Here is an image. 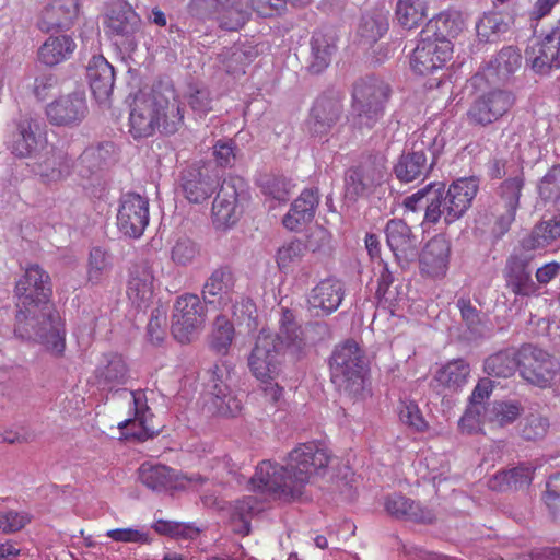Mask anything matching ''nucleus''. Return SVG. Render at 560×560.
Wrapping results in <instances>:
<instances>
[{"instance_id":"1","label":"nucleus","mask_w":560,"mask_h":560,"mask_svg":"<svg viewBox=\"0 0 560 560\" xmlns=\"http://www.w3.org/2000/svg\"><path fill=\"white\" fill-rule=\"evenodd\" d=\"M18 307L14 334L22 339H34L56 357L66 350V328L59 313L50 304V276L39 265H31L16 281Z\"/></svg>"},{"instance_id":"2","label":"nucleus","mask_w":560,"mask_h":560,"mask_svg":"<svg viewBox=\"0 0 560 560\" xmlns=\"http://www.w3.org/2000/svg\"><path fill=\"white\" fill-rule=\"evenodd\" d=\"M170 93L172 98L155 90L135 96L129 113V132L135 139L151 137L156 130L173 135L180 128L183 108L174 92Z\"/></svg>"},{"instance_id":"3","label":"nucleus","mask_w":560,"mask_h":560,"mask_svg":"<svg viewBox=\"0 0 560 560\" xmlns=\"http://www.w3.org/2000/svg\"><path fill=\"white\" fill-rule=\"evenodd\" d=\"M458 32L457 20L442 12L428 21L420 32V39L410 57L413 72L425 75L442 69L453 56V44L448 39Z\"/></svg>"},{"instance_id":"4","label":"nucleus","mask_w":560,"mask_h":560,"mask_svg":"<svg viewBox=\"0 0 560 560\" xmlns=\"http://www.w3.org/2000/svg\"><path fill=\"white\" fill-rule=\"evenodd\" d=\"M248 365L254 376L262 383L265 397L277 404L283 396V388L272 382L280 372L279 347L275 336L265 330L258 334Z\"/></svg>"},{"instance_id":"5","label":"nucleus","mask_w":560,"mask_h":560,"mask_svg":"<svg viewBox=\"0 0 560 560\" xmlns=\"http://www.w3.org/2000/svg\"><path fill=\"white\" fill-rule=\"evenodd\" d=\"M331 382L349 394H359L364 387V351L352 339L337 345L329 359Z\"/></svg>"},{"instance_id":"6","label":"nucleus","mask_w":560,"mask_h":560,"mask_svg":"<svg viewBox=\"0 0 560 560\" xmlns=\"http://www.w3.org/2000/svg\"><path fill=\"white\" fill-rule=\"evenodd\" d=\"M390 95L389 84L381 78L366 77L358 80L352 90V108L360 125L372 128L384 116Z\"/></svg>"},{"instance_id":"7","label":"nucleus","mask_w":560,"mask_h":560,"mask_svg":"<svg viewBox=\"0 0 560 560\" xmlns=\"http://www.w3.org/2000/svg\"><path fill=\"white\" fill-rule=\"evenodd\" d=\"M331 457L330 450L319 440L299 443L288 453V466L302 494L314 477L325 474Z\"/></svg>"},{"instance_id":"8","label":"nucleus","mask_w":560,"mask_h":560,"mask_svg":"<svg viewBox=\"0 0 560 560\" xmlns=\"http://www.w3.org/2000/svg\"><path fill=\"white\" fill-rule=\"evenodd\" d=\"M207 310L197 294L186 293L174 303L171 332L180 343H189L202 330Z\"/></svg>"},{"instance_id":"9","label":"nucleus","mask_w":560,"mask_h":560,"mask_svg":"<svg viewBox=\"0 0 560 560\" xmlns=\"http://www.w3.org/2000/svg\"><path fill=\"white\" fill-rule=\"evenodd\" d=\"M518 370L528 383L547 388L555 383L560 363L546 351L533 345H524L518 349Z\"/></svg>"},{"instance_id":"10","label":"nucleus","mask_w":560,"mask_h":560,"mask_svg":"<svg viewBox=\"0 0 560 560\" xmlns=\"http://www.w3.org/2000/svg\"><path fill=\"white\" fill-rule=\"evenodd\" d=\"M188 11L201 19H213L226 31H238L249 19L243 0H190Z\"/></svg>"},{"instance_id":"11","label":"nucleus","mask_w":560,"mask_h":560,"mask_svg":"<svg viewBox=\"0 0 560 560\" xmlns=\"http://www.w3.org/2000/svg\"><path fill=\"white\" fill-rule=\"evenodd\" d=\"M254 489L268 492L285 500H294L302 495L300 488L292 478V471L288 464L279 465L271 460H262L250 478Z\"/></svg>"},{"instance_id":"12","label":"nucleus","mask_w":560,"mask_h":560,"mask_svg":"<svg viewBox=\"0 0 560 560\" xmlns=\"http://www.w3.org/2000/svg\"><path fill=\"white\" fill-rule=\"evenodd\" d=\"M140 482L153 492H173L185 490L191 483H202L199 475H185L164 464L144 462L138 468Z\"/></svg>"},{"instance_id":"13","label":"nucleus","mask_w":560,"mask_h":560,"mask_svg":"<svg viewBox=\"0 0 560 560\" xmlns=\"http://www.w3.org/2000/svg\"><path fill=\"white\" fill-rule=\"evenodd\" d=\"M7 143L16 158L36 156L48 144L46 125L32 117L21 118L15 122Z\"/></svg>"},{"instance_id":"14","label":"nucleus","mask_w":560,"mask_h":560,"mask_svg":"<svg viewBox=\"0 0 560 560\" xmlns=\"http://www.w3.org/2000/svg\"><path fill=\"white\" fill-rule=\"evenodd\" d=\"M229 372L215 365L207 383L208 404L221 417H237L242 413L243 401L228 385Z\"/></svg>"},{"instance_id":"15","label":"nucleus","mask_w":560,"mask_h":560,"mask_svg":"<svg viewBox=\"0 0 560 560\" xmlns=\"http://www.w3.org/2000/svg\"><path fill=\"white\" fill-rule=\"evenodd\" d=\"M133 402V418L118 423L121 439L144 442L155 436L160 429L153 424V413L148 406V398L143 390L130 393Z\"/></svg>"},{"instance_id":"16","label":"nucleus","mask_w":560,"mask_h":560,"mask_svg":"<svg viewBox=\"0 0 560 560\" xmlns=\"http://www.w3.org/2000/svg\"><path fill=\"white\" fill-rule=\"evenodd\" d=\"M526 61L539 74L560 68V20L542 33L535 46L526 49Z\"/></svg>"},{"instance_id":"17","label":"nucleus","mask_w":560,"mask_h":560,"mask_svg":"<svg viewBox=\"0 0 560 560\" xmlns=\"http://www.w3.org/2000/svg\"><path fill=\"white\" fill-rule=\"evenodd\" d=\"M89 112L84 92H71L47 104V120L58 127H73L83 121Z\"/></svg>"},{"instance_id":"18","label":"nucleus","mask_w":560,"mask_h":560,"mask_svg":"<svg viewBox=\"0 0 560 560\" xmlns=\"http://www.w3.org/2000/svg\"><path fill=\"white\" fill-rule=\"evenodd\" d=\"M149 224V201L139 194L127 192L120 199L117 226L127 236L140 237Z\"/></svg>"},{"instance_id":"19","label":"nucleus","mask_w":560,"mask_h":560,"mask_svg":"<svg viewBox=\"0 0 560 560\" xmlns=\"http://www.w3.org/2000/svg\"><path fill=\"white\" fill-rule=\"evenodd\" d=\"M513 103L514 97L511 93L501 90L490 91L471 104L467 118L470 124L485 127L505 115Z\"/></svg>"},{"instance_id":"20","label":"nucleus","mask_w":560,"mask_h":560,"mask_svg":"<svg viewBox=\"0 0 560 560\" xmlns=\"http://www.w3.org/2000/svg\"><path fill=\"white\" fill-rule=\"evenodd\" d=\"M524 182L521 177L505 179L501 185V200L493 207L495 218L492 232L501 236L505 234L515 220Z\"/></svg>"},{"instance_id":"21","label":"nucleus","mask_w":560,"mask_h":560,"mask_svg":"<svg viewBox=\"0 0 560 560\" xmlns=\"http://www.w3.org/2000/svg\"><path fill=\"white\" fill-rule=\"evenodd\" d=\"M383 179V167L374 161L368 160L346 173L345 195L349 200L355 201L368 196Z\"/></svg>"},{"instance_id":"22","label":"nucleus","mask_w":560,"mask_h":560,"mask_svg":"<svg viewBox=\"0 0 560 560\" xmlns=\"http://www.w3.org/2000/svg\"><path fill=\"white\" fill-rule=\"evenodd\" d=\"M108 37H132L140 28L141 19L132 7L121 0L110 3L103 21Z\"/></svg>"},{"instance_id":"23","label":"nucleus","mask_w":560,"mask_h":560,"mask_svg":"<svg viewBox=\"0 0 560 560\" xmlns=\"http://www.w3.org/2000/svg\"><path fill=\"white\" fill-rule=\"evenodd\" d=\"M478 188V180L474 177L459 178L450 185L447 191L444 192L446 224L455 222L466 213Z\"/></svg>"},{"instance_id":"24","label":"nucleus","mask_w":560,"mask_h":560,"mask_svg":"<svg viewBox=\"0 0 560 560\" xmlns=\"http://www.w3.org/2000/svg\"><path fill=\"white\" fill-rule=\"evenodd\" d=\"M451 243L445 235L432 237L423 247L419 267L422 276L429 278L444 277L450 262Z\"/></svg>"},{"instance_id":"25","label":"nucleus","mask_w":560,"mask_h":560,"mask_svg":"<svg viewBox=\"0 0 560 560\" xmlns=\"http://www.w3.org/2000/svg\"><path fill=\"white\" fill-rule=\"evenodd\" d=\"M39 155L37 161V174L46 184H55L65 180L72 173L74 161L62 148L50 145Z\"/></svg>"},{"instance_id":"26","label":"nucleus","mask_w":560,"mask_h":560,"mask_svg":"<svg viewBox=\"0 0 560 560\" xmlns=\"http://www.w3.org/2000/svg\"><path fill=\"white\" fill-rule=\"evenodd\" d=\"M235 277L228 267H220L212 271L202 288L205 303L224 310L234 300Z\"/></svg>"},{"instance_id":"27","label":"nucleus","mask_w":560,"mask_h":560,"mask_svg":"<svg viewBox=\"0 0 560 560\" xmlns=\"http://www.w3.org/2000/svg\"><path fill=\"white\" fill-rule=\"evenodd\" d=\"M218 186V176L210 174L206 167H189L182 176V189L185 197L192 203H202L208 200Z\"/></svg>"},{"instance_id":"28","label":"nucleus","mask_w":560,"mask_h":560,"mask_svg":"<svg viewBox=\"0 0 560 560\" xmlns=\"http://www.w3.org/2000/svg\"><path fill=\"white\" fill-rule=\"evenodd\" d=\"M79 13L80 0H51L42 11L38 27L46 33L55 28H69Z\"/></svg>"},{"instance_id":"29","label":"nucleus","mask_w":560,"mask_h":560,"mask_svg":"<svg viewBox=\"0 0 560 560\" xmlns=\"http://www.w3.org/2000/svg\"><path fill=\"white\" fill-rule=\"evenodd\" d=\"M343 298V282L336 277H327L311 290L307 302L312 308L329 315L338 310Z\"/></svg>"},{"instance_id":"30","label":"nucleus","mask_w":560,"mask_h":560,"mask_svg":"<svg viewBox=\"0 0 560 560\" xmlns=\"http://www.w3.org/2000/svg\"><path fill=\"white\" fill-rule=\"evenodd\" d=\"M319 203L317 188H306L292 202L289 212L284 215L282 223L285 229L294 232L311 223L315 217Z\"/></svg>"},{"instance_id":"31","label":"nucleus","mask_w":560,"mask_h":560,"mask_svg":"<svg viewBox=\"0 0 560 560\" xmlns=\"http://www.w3.org/2000/svg\"><path fill=\"white\" fill-rule=\"evenodd\" d=\"M342 110L341 101L335 96H319L311 110L308 126L311 132L316 137H324L338 121Z\"/></svg>"},{"instance_id":"32","label":"nucleus","mask_w":560,"mask_h":560,"mask_svg":"<svg viewBox=\"0 0 560 560\" xmlns=\"http://www.w3.org/2000/svg\"><path fill=\"white\" fill-rule=\"evenodd\" d=\"M86 78L97 102L102 103L110 97L115 83V71L104 56L92 57L86 68Z\"/></svg>"},{"instance_id":"33","label":"nucleus","mask_w":560,"mask_h":560,"mask_svg":"<svg viewBox=\"0 0 560 560\" xmlns=\"http://www.w3.org/2000/svg\"><path fill=\"white\" fill-rule=\"evenodd\" d=\"M240 219L236 187L224 180L212 203V221L217 229H228Z\"/></svg>"},{"instance_id":"34","label":"nucleus","mask_w":560,"mask_h":560,"mask_svg":"<svg viewBox=\"0 0 560 560\" xmlns=\"http://www.w3.org/2000/svg\"><path fill=\"white\" fill-rule=\"evenodd\" d=\"M386 240L399 262H407L417 255V238L402 220L393 219L388 221Z\"/></svg>"},{"instance_id":"35","label":"nucleus","mask_w":560,"mask_h":560,"mask_svg":"<svg viewBox=\"0 0 560 560\" xmlns=\"http://www.w3.org/2000/svg\"><path fill=\"white\" fill-rule=\"evenodd\" d=\"M153 270L147 262L136 265L130 271L127 296L138 308H147L153 298Z\"/></svg>"},{"instance_id":"36","label":"nucleus","mask_w":560,"mask_h":560,"mask_svg":"<svg viewBox=\"0 0 560 560\" xmlns=\"http://www.w3.org/2000/svg\"><path fill=\"white\" fill-rule=\"evenodd\" d=\"M384 506L386 512L397 520L418 523H432L434 520L432 510L421 506L420 503L401 493L388 495L385 499Z\"/></svg>"},{"instance_id":"37","label":"nucleus","mask_w":560,"mask_h":560,"mask_svg":"<svg viewBox=\"0 0 560 560\" xmlns=\"http://www.w3.org/2000/svg\"><path fill=\"white\" fill-rule=\"evenodd\" d=\"M96 385L103 390H113L126 384L128 366L120 354H105L94 372Z\"/></svg>"},{"instance_id":"38","label":"nucleus","mask_w":560,"mask_h":560,"mask_svg":"<svg viewBox=\"0 0 560 560\" xmlns=\"http://www.w3.org/2000/svg\"><path fill=\"white\" fill-rule=\"evenodd\" d=\"M77 44L70 35L49 36L38 48L37 57L43 65L55 67L69 60Z\"/></svg>"},{"instance_id":"39","label":"nucleus","mask_w":560,"mask_h":560,"mask_svg":"<svg viewBox=\"0 0 560 560\" xmlns=\"http://www.w3.org/2000/svg\"><path fill=\"white\" fill-rule=\"evenodd\" d=\"M504 279L506 288L515 295L530 296L538 291L526 264L517 257H512L508 260L504 269Z\"/></svg>"},{"instance_id":"40","label":"nucleus","mask_w":560,"mask_h":560,"mask_svg":"<svg viewBox=\"0 0 560 560\" xmlns=\"http://www.w3.org/2000/svg\"><path fill=\"white\" fill-rule=\"evenodd\" d=\"M431 170L423 150L402 153L394 166V173L401 183H411L425 177Z\"/></svg>"},{"instance_id":"41","label":"nucleus","mask_w":560,"mask_h":560,"mask_svg":"<svg viewBox=\"0 0 560 560\" xmlns=\"http://www.w3.org/2000/svg\"><path fill=\"white\" fill-rule=\"evenodd\" d=\"M266 329H261L259 334ZM269 332V330H267ZM272 336L277 338V345L279 347V353L284 349H291L293 351H301L305 347V340L303 337V331L300 326L294 322V315L290 310H284L282 312L281 320H280V332L273 334L270 331Z\"/></svg>"},{"instance_id":"42","label":"nucleus","mask_w":560,"mask_h":560,"mask_svg":"<svg viewBox=\"0 0 560 560\" xmlns=\"http://www.w3.org/2000/svg\"><path fill=\"white\" fill-rule=\"evenodd\" d=\"M311 46L313 59L310 65V70L313 73H319L326 69L331 61V57L337 48L336 38L331 34L315 32L312 36Z\"/></svg>"},{"instance_id":"43","label":"nucleus","mask_w":560,"mask_h":560,"mask_svg":"<svg viewBox=\"0 0 560 560\" xmlns=\"http://www.w3.org/2000/svg\"><path fill=\"white\" fill-rule=\"evenodd\" d=\"M429 0H398L395 15L406 30L418 28L428 16Z\"/></svg>"},{"instance_id":"44","label":"nucleus","mask_w":560,"mask_h":560,"mask_svg":"<svg viewBox=\"0 0 560 560\" xmlns=\"http://www.w3.org/2000/svg\"><path fill=\"white\" fill-rule=\"evenodd\" d=\"M470 366L464 360H453L443 365L435 374L439 385L450 390H458L468 380Z\"/></svg>"},{"instance_id":"45","label":"nucleus","mask_w":560,"mask_h":560,"mask_svg":"<svg viewBox=\"0 0 560 560\" xmlns=\"http://www.w3.org/2000/svg\"><path fill=\"white\" fill-rule=\"evenodd\" d=\"M397 415L400 423L412 432L425 433L430 429L429 421L413 399H400L397 406Z\"/></svg>"},{"instance_id":"46","label":"nucleus","mask_w":560,"mask_h":560,"mask_svg":"<svg viewBox=\"0 0 560 560\" xmlns=\"http://www.w3.org/2000/svg\"><path fill=\"white\" fill-rule=\"evenodd\" d=\"M518 369V350H503L485 361V371L492 376L510 377Z\"/></svg>"},{"instance_id":"47","label":"nucleus","mask_w":560,"mask_h":560,"mask_svg":"<svg viewBox=\"0 0 560 560\" xmlns=\"http://www.w3.org/2000/svg\"><path fill=\"white\" fill-rule=\"evenodd\" d=\"M518 401H494L486 408V420L493 427H505L513 423L522 412Z\"/></svg>"},{"instance_id":"48","label":"nucleus","mask_w":560,"mask_h":560,"mask_svg":"<svg viewBox=\"0 0 560 560\" xmlns=\"http://www.w3.org/2000/svg\"><path fill=\"white\" fill-rule=\"evenodd\" d=\"M112 268L110 256L102 247H93L89 255L86 280L93 285L102 284Z\"/></svg>"},{"instance_id":"49","label":"nucleus","mask_w":560,"mask_h":560,"mask_svg":"<svg viewBox=\"0 0 560 560\" xmlns=\"http://www.w3.org/2000/svg\"><path fill=\"white\" fill-rule=\"evenodd\" d=\"M233 323L225 315H218L213 322L210 346L219 354H226L234 339Z\"/></svg>"},{"instance_id":"50","label":"nucleus","mask_w":560,"mask_h":560,"mask_svg":"<svg viewBox=\"0 0 560 560\" xmlns=\"http://www.w3.org/2000/svg\"><path fill=\"white\" fill-rule=\"evenodd\" d=\"M256 508L254 497H245L235 502L231 515L232 529L235 534L246 536L250 533V521Z\"/></svg>"},{"instance_id":"51","label":"nucleus","mask_w":560,"mask_h":560,"mask_svg":"<svg viewBox=\"0 0 560 560\" xmlns=\"http://www.w3.org/2000/svg\"><path fill=\"white\" fill-rule=\"evenodd\" d=\"M306 246L300 240H291L280 246L276 254V262L278 268L288 272L300 264L305 255Z\"/></svg>"},{"instance_id":"52","label":"nucleus","mask_w":560,"mask_h":560,"mask_svg":"<svg viewBox=\"0 0 560 560\" xmlns=\"http://www.w3.org/2000/svg\"><path fill=\"white\" fill-rule=\"evenodd\" d=\"M230 305L238 326H244L248 331L257 328V307L250 298L236 296Z\"/></svg>"},{"instance_id":"53","label":"nucleus","mask_w":560,"mask_h":560,"mask_svg":"<svg viewBox=\"0 0 560 560\" xmlns=\"http://www.w3.org/2000/svg\"><path fill=\"white\" fill-rule=\"evenodd\" d=\"M434 187L431 188L430 194H428L425 201L428 202L424 213V221L429 223H438L440 219L443 217L446 222V209H445V184L444 183H433Z\"/></svg>"},{"instance_id":"54","label":"nucleus","mask_w":560,"mask_h":560,"mask_svg":"<svg viewBox=\"0 0 560 560\" xmlns=\"http://www.w3.org/2000/svg\"><path fill=\"white\" fill-rule=\"evenodd\" d=\"M388 31L387 16L383 13L366 14L362 18L359 33L371 43L377 42Z\"/></svg>"},{"instance_id":"55","label":"nucleus","mask_w":560,"mask_h":560,"mask_svg":"<svg viewBox=\"0 0 560 560\" xmlns=\"http://www.w3.org/2000/svg\"><path fill=\"white\" fill-rule=\"evenodd\" d=\"M521 51L513 46L503 47L492 61V66L499 75L512 74L521 68Z\"/></svg>"},{"instance_id":"56","label":"nucleus","mask_w":560,"mask_h":560,"mask_svg":"<svg viewBox=\"0 0 560 560\" xmlns=\"http://www.w3.org/2000/svg\"><path fill=\"white\" fill-rule=\"evenodd\" d=\"M260 188L266 196L287 201L291 191V182L283 176L266 175L260 179Z\"/></svg>"},{"instance_id":"57","label":"nucleus","mask_w":560,"mask_h":560,"mask_svg":"<svg viewBox=\"0 0 560 560\" xmlns=\"http://www.w3.org/2000/svg\"><path fill=\"white\" fill-rule=\"evenodd\" d=\"M222 65L226 73L240 77L245 74L246 68L250 63V55L241 48H231L224 52Z\"/></svg>"},{"instance_id":"58","label":"nucleus","mask_w":560,"mask_h":560,"mask_svg":"<svg viewBox=\"0 0 560 560\" xmlns=\"http://www.w3.org/2000/svg\"><path fill=\"white\" fill-rule=\"evenodd\" d=\"M60 89V80L56 73L44 72L34 79L33 94L39 101L52 96Z\"/></svg>"},{"instance_id":"59","label":"nucleus","mask_w":560,"mask_h":560,"mask_svg":"<svg viewBox=\"0 0 560 560\" xmlns=\"http://www.w3.org/2000/svg\"><path fill=\"white\" fill-rule=\"evenodd\" d=\"M477 34L481 39L490 40L492 35L503 33L508 25L500 13L491 12L485 14L477 23Z\"/></svg>"},{"instance_id":"60","label":"nucleus","mask_w":560,"mask_h":560,"mask_svg":"<svg viewBox=\"0 0 560 560\" xmlns=\"http://www.w3.org/2000/svg\"><path fill=\"white\" fill-rule=\"evenodd\" d=\"M199 254L198 245L188 237H180L176 241L171 252L172 260L177 265L191 262Z\"/></svg>"},{"instance_id":"61","label":"nucleus","mask_w":560,"mask_h":560,"mask_svg":"<svg viewBox=\"0 0 560 560\" xmlns=\"http://www.w3.org/2000/svg\"><path fill=\"white\" fill-rule=\"evenodd\" d=\"M187 102L199 116H205L212 110L213 98L208 88L190 86Z\"/></svg>"},{"instance_id":"62","label":"nucleus","mask_w":560,"mask_h":560,"mask_svg":"<svg viewBox=\"0 0 560 560\" xmlns=\"http://www.w3.org/2000/svg\"><path fill=\"white\" fill-rule=\"evenodd\" d=\"M550 423L548 418L539 415H530L526 418L522 428V436L527 441H537L546 436Z\"/></svg>"},{"instance_id":"63","label":"nucleus","mask_w":560,"mask_h":560,"mask_svg":"<svg viewBox=\"0 0 560 560\" xmlns=\"http://www.w3.org/2000/svg\"><path fill=\"white\" fill-rule=\"evenodd\" d=\"M31 522V516L26 512L3 511L0 512V532L12 534L21 530Z\"/></svg>"},{"instance_id":"64","label":"nucleus","mask_w":560,"mask_h":560,"mask_svg":"<svg viewBox=\"0 0 560 560\" xmlns=\"http://www.w3.org/2000/svg\"><path fill=\"white\" fill-rule=\"evenodd\" d=\"M539 194L544 198L560 197V164L552 166L540 180Z\"/></svg>"}]
</instances>
